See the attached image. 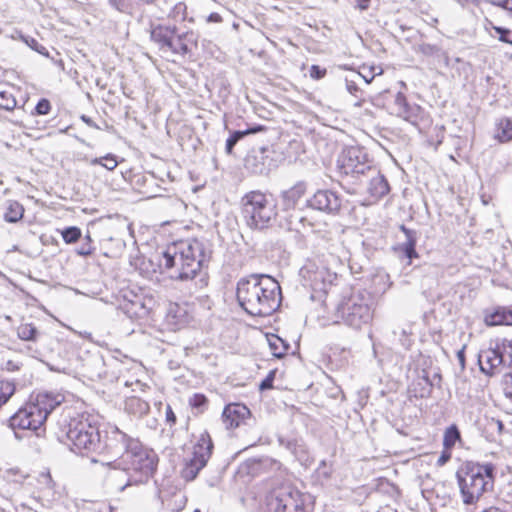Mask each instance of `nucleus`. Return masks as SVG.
<instances>
[{
    "instance_id": "39448f33",
    "label": "nucleus",
    "mask_w": 512,
    "mask_h": 512,
    "mask_svg": "<svg viewBox=\"0 0 512 512\" xmlns=\"http://www.w3.org/2000/svg\"><path fill=\"white\" fill-rule=\"evenodd\" d=\"M63 401L64 396L60 393L40 392L10 416L8 425L14 432L17 429L37 431ZM15 436L18 437L17 433Z\"/></svg>"
},
{
    "instance_id": "f704fd0d",
    "label": "nucleus",
    "mask_w": 512,
    "mask_h": 512,
    "mask_svg": "<svg viewBox=\"0 0 512 512\" xmlns=\"http://www.w3.org/2000/svg\"><path fill=\"white\" fill-rule=\"evenodd\" d=\"M90 164L95 165H101L102 167L106 168L109 171L114 170L118 162L116 160V156L114 154L108 153L107 155L103 157L94 158L90 161Z\"/></svg>"
},
{
    "instance_id": "7c9ffc66",
    "label": "nucleus",
    "mask_w": 512,
    "mask_h": 512,
    "mask_svg": "<svg viewBox=\"0 0 512 512\" xmlns=\"http://www.w3.org/2000/svg\"><path fill=\"white\" fill-rule=\"evenodd\" d=\"M269 347L276 358H282L289 349V344L277 335L268 337Z\"/></svg>"
},
{
    "instance_id": "a878e982",
    "label": "nucleus",
    "mask_w": 512,
    "mask_h": 512,
    "mask_svg": "<svg viewBox=\"0 0 512 512\" xmlns=\"http://www.w3.org/2000/svg\"><path fill=\"white\" fill-rule=\"evenodd\" d=\"M396 104L399 108L398 115L405 121L415 125L419 118L420 107L418 105H410L401 93L396 97Z\"/></svg>"
},
{
    "instance_id": "49530a36",
    "label": "nucleus",
    "mask_w": 512,
    "mask_h": 512,
    "mask_svg": "<svg viewBox=\"0 0 512 512\" xmlns=\"http://www.w3.org/2000/svg\"><path fill=\"white\" fill-rule=\"evenodd\" d=\"M502 385L504 395L510 400H512V372L504 375Z\"/></svg>"
},
{
    "instance_id": "69168bd1",
    "label": "nucleus",
    "mask_w": 512,
    "mask_h": 512,
    "mask_svg": "<svg viewBox=\"0 0 512 512\" xmlns=\"http://www.w3.org/2000/svg\"><path fill=\"white\" fill-rule=\"evenodd\" d=\"M483 512H502V511L499 508L490 507V508L484 510Z\"/></svg>"
},
{
    "instance_id": "c9c22d12",
    "label": "nucleus",
    "mask_w": 512,
    "mask_h": 512,
    "mask_svg": "<svg viewBox=\"0 0 512 512\" xmlns=\"http://www.w3.org/2000/svg\"><path fill=\"white\" fill-rule=\"evenodd\" d=\"M61 235L66 244H74L82 237V231L77 226H69L61 231Z\"/></svg>"
},
{
    "instance_id": "7ed1b4c3",
    "label": "nucleus",
    "mask_w": 512,
    "mask_h": 512,
    "mask_svg": "<svg viewBox=\"0 0 512 512\" xmlns=\"http://www.w3.org/2000/svg\"><path fill=\"white\" fill-rule=\"evenodd\" d=\"M209 259L210 253L201 241L188 239L169 245L162 253L159 266L171 279L186 282L202 275V267Z\"/></svg>"
},
{
    "instance_id": "f3484780",
    "label": "nucleus",
    "mask_w": 512,
    "mask_h": 512,
    "mask_svg": "<svg viewBox=\"0 0 512 512\" xmlns=\"http://www.w3.org/2000/svg\"><path fill=\"white\" fill-rule=\"evenodd\" d=\"M282 464L270 457L252 458L246 460L241 469L252 477L263 473H274L280 470Z\"/></svg>"
},
{
    "instance_id": "052dcab7",
    "label": "nucleus",
    "mask_w": 512,
    "mask_h": 512,
    "mask_svg": "<svg viewBox=\"0 0 512 512\" xmlns=\"http://www.w3.org/2000/svg\"><path fill=\"white\" fill-rule=\"evenodd\" d=\"M437 57H439L443 60L445 66H449V56H448L447 52H445L441 49V52L438 54Z\"/></svg>"
},
{
    "instance_id": "603ef678",
    "label": "nucleus",
    "mask_w": 512,
    "mask_h": 512,
    "mask_svg": "<svg viewBox=\"0 0 512 512\" xmlns=\"http://www.w3.org/2000/svg\"><path fill=\"white\" fill-rule=\"evenodd\" d=\"M22 352H25L27 355L33 357V358H39L41 355L39 350L34 348L31 344L25 345L22 349Z\"/></svg>"
},
{
    "instance_id": "bf43d9fd",
    "label": "nucleus",
    "mask_w": 512,
    "mask_h": 512,
    "mask_svg": "<svg viewBox=\"0 0 512 512\" xmlns=\"http://www.w3.org/2000/svg\"><path fill=\"white\" fill-rule=\"evenodd\" d=\"M81 120L86 123L89 127L100 129V127L88 116L82 115Z\"/></svg>"
},
{
    "instance_id": "4d7b16f0",
    "label": "nucleus",
    "mask_w": 512,
    "mask_h": 512,
    "mask_svg": "<svg viewBox=\"0 0 512 512\" xmlns=\"http://www.w3.org/2000/svg\"><path fill=\"white\" fill-rule=\"evenodd\" d=\"M222 20L223 19H222L221 15L216 12L209 14L206 18L207 23H220V22H222Z\"/></svg>"
},
{
    "instance_id": "c03bdc74",
    "label": "nucleus",
    "mask_w": 512,
    "mask_h": 512,
    "mask_svg": "<svg viewBox=\"0 0 512 512\" xmlns=\"http://www.w3.org/2000/svg\"><path fill=\"white\" fill-rule=\"evenodd\" d=\"M51 110V104L48 99L42 98L35 106V114L47 115Z\"/></svg>"
},
{
    "instance_id": "c85d7f7f",
    "label": "nucleus",
    "mask_w": 512,
    "mask_h": 512,
    "mask_svg": "<svg viewBox=\"0 0 512 512\" xmlns=\"http://www.w3.org/2000/svg\"><path fill=\"white\" fill-rule=\"evenodd\" d=\"M42 333L32 323H22L17 328V336L26 342H36Z\"/></svg>"
},
{
    "instance_id": "f03ea898",
    "label": "nucleus",
    "mask_w": 512,
    "mask_h": 512,
    "mask_svg": "<svg viewBox=\"0 0 512 512\" xmlns=\"http://www.w3.org/2000/svg\"><path fill=\"white\" fill-rule=\"evenodd\" d=\"M236 298L247 314L265 317L279 308L282 300L281 287L267 274H251L237 282Z\"/></svg>"
},
{
    "instance_id": "f257e3e1",
    "label": "nucleus",
    "mask_w": 512,
    "mask_h": 512,
    "mask_svg": "<svg viewBox=\"0 0 512 512\" xmlns=\"http://www.w3.org/2000/svg\"><path fill=\"white\" fill-rule=\"evenodd\" d=\"M158 462L157 453L138 440L123 456L101 462L100 466L109 483L123 492L128 487L146 484L157 471Z\"/></svg>"
},
{
    "instance_id": "79ce46f5",
    "label": "nucleus",
    "mask_w": 512,
    "mask_h": 512,
    "mask_svg": "<svg viewBox=\"0 0 512 512\" xmlns=\"http://www.w3.org/2000/svg\"><path fill=\"white\" fill-rule=\"evenodd\" d=\"M418 51L425 56H438L441 52V48L437 45L422 43L418 46Z\"/></svg>"
},
{
    "instance_id": "e433bc0d",
    "label": "nucleus",
    "mask_w": 512,
    "mask_h": 512,
    "mask_svg": "<svg viewBox=\"0 0 512 512\" xmlns=\"http://www.w3.org/2000/svg\"><path fill=\"white\" fill-rule=\"evenodd\" d=\"M189 405L197 410V413H203L208 406V399L204 394L195 393L189 399Z\"/></svg>"
},
{
    "instance_id": "2f4dec72",
    "label": "nucleus",
    "mask_w": 512,
    "mask_h": 512,
    "mask_svg": "<svg viewBox=\"0 0 512 512\" xmlns=\"http://www.w3.org/2000/svg\"><path fill=\"white\" fill-rule=\"evenodd\" d=\"M461 434L458 427L455 424L450 425L446 428L443 437V446L446 450L452 449L456 442L460 440Z\"/></svg>"
},
{
    "instance_id": "20e7f679",
    "label": "nucleus",
    "mask_w": 512,
    "mask_h": 512,
    "mask_svg": "<svg viewBox=\"0 0 512 512\" xmlns=\"http://www.w3.org/2000/svg\"><path fill=\"white\" fill-rule=\"evenodd\" d=\"M60 432L58 439L64 438L70 442L72 450L79 454L98 453L101 432L98 418L90 414H77L67 416L59 422Z\"/></svg>"
},
{
    "instance_id": "0e129e2a",
    "label": "nucleus",
    "mask_w": 512,
    "mask_h": 512,
    "mask_svg": "<svg viewBox=\"0 0 512 512\" xmlns=\"http://www.w3.org/2000/svg\"><path fill=\"white\" fill-rule=\"evenodd\" d=\"M323 271H318V272H315L314 274V280H318V279H322V275H323Z\"/></svg>"
},
{
    "instance_id": "dca6fc26",
    "label": "nucleus",
    "mask_w": 512,
    "mask_h": 512,
    "mask_svg": "<svg viewBox=\"0 0 512 512\" xmlns=\"http://www.w3.org/2000/svg\"><path fill=\"white\" fill-rule=\"evenodd\" d=\"M267 152L266 148H261L259 151L247 155L245 168L255 175H268L276 168V164Z\"/></svg>"
},
{
    "instance_id": "4468645a",
    "label": "nucleus",
    "mask_w": 512,
    "mask_h": 512,
    "mask_svg": "<svg viewBox=\"0 0 512 512\" xmlns=\"http://www.w3.org/2000/svg\"><path fill=\"white\" fill-rule=\"evenodd\" d=\"M266 512H306V509L298 492L280 491L268 499Z\"/></svg>"
},
{
    "instance_id": "b1692460",
    "label": "nucleus",
    "mask_w": 512,
    "mask_h": 512,
    "mask_svg": "<svg viewBox=\"0 0 512 512\" xmlns=\"http://www.w3.org/2000/svg\"><path fill=\"white\" fill-rule=\"evenodd\" d=\"M267 128L264 125L254 124L248 126L245 130H236L231 132L229 138L226 140L225 151L227 154H231L234 146L247 135H253L260 132L266 131Z\"/></svg>"
},
{
    "instance_id": "6e6d98bb",
    "label": "nucleus",
    "mask_w": 512,
    "mask_h": 512,
    "mask_svg": "<svg viewBox=\"0 0 512 512\" xmlns=\"http://www.w3.org/2000/svg\"><path fill=\"white\" fill-rule=\"evenodd\" d=\"M370 70H371V72H372V74H371V76H370V77H368V76H366V75H362L361 73H355V75H354V76H355L356 78H358V79H359V78H362V79L366 82V84H370V83L372 82V80L374 79L375 75H376V73L374 72V70H375V68H374V67H371V68H370Z\"/></svg>"
},
{
    "instance_id": "4be33fe9",
    "label": "nucleus",
    "mask_w": 512,
    "mask_h": 512,
    "mask_svg": "<svg viewBox=\"0 0 512 512\" xmlns=\"http://www.w3.org/2000/svg\"><path fill=\"white\" fill-rule=\"evenodd\" d=\"M307 191V183L298 181L292 187L281 192V202L285 210L294 209Z\"/></svg>"
},
{
    "instance_id": "8fccbe9b",
    "label": "nucleus",
    "mask_w": 512,
    "mask_h": 512,
    "mask_svg": "<svg viewBox=\"0 0 512 512\" xmlns=\"http://www.w3.org/2000/svg\"><path fill=\"white\" fill-rule=\"evenodd\" d=\"M95 248L91 243L83 242L82 245L76 249V253L80 256H89L94 252Z\"/></svg>"
},
{
    "instance_id": "1a4fd4ad",
    "label": "nucleus",
    "mask_w": 512,
    "mask_h": 512,
    "mask_svg": "<svg viewBox=\"0 0 512 512\" xmlns=\"http://www.w3.org/2000/svg\"><path fill=\"white\" fill-rule=\"evenodd\" d=\"M335 315L346 325L360 329L373 318L370 296L363 293L351 295L338 304Z\"/></svg>"
},
{
    "instance_id": "393cba45",
    "label": "nucleus",
    "mask_w": 512,
    "mask_h": 512,
    "mask_svg": "<svg viewBox=\"0 0 512 512\" xmlns=\"http://www.w3.org/2000/svg\"><path fill=\"white\" fill-rule=\"evenodd\" d=\"M484 321L488 326H512V309L508 307H497L493 312L485 315Z\"/></svg>"
},
{
    "instance_id": "aec40b11",
    "label": "nucleus",
    "mask_w": 512,
    "mask_h": 512,
    "mask_svg": "<svg viewBox=\"0 0 512 512\" xmlns=\"http://www.w3.org/2000/svg\"><path fill=\"white\" fill-rule=\"evenodd\" d=\"M248 416L250 410L244 404L231 403L225 406L222 420L227 429L237 428Z\"/></svg>"
},
{
    "instance_id": "37998d69",
    "label": "nucleus",
    "mask_w": 512,
    "mask_h": 512,
    "mask_svg": "<svg viewBox=\"0 0 512 512\" xmlns=\"http://www.w3.org/2000/svg\"><path fill=\"white\" fill-rule=\"evenodd\" d=\"M345 83L347 91L354 97L362 100V90L358 87L357 81L355 79L346 78Z\"/></svg>"
},
{
    "instance_id": "0eeeda50",
    "label": "nucleus",
    "mask_w": 512,
    "mask_h": 512,
    "mask_svg": "<svg viewBox=\"0 0 512 512\" xmlns=\"http://www.w3.org/2000/svg\"><path fill=\"white\" fill-rule=\"evenodd\" d=\"M241 206L243 219L253 230L271 227L277 216L275 202L258 190L246 193L241 199Z\"/></svg>"
},
{
    "instance_id": "423d86ee",
    "label": "nucleus",
    "mask_w": 512,
    "mask_h": 512,
    "mask_svg": "<svg viewBox=\"0 0 512 512\" xmlns=\"http://www.w3.org/2000/svg\"><path fill=\"white\" fill-rule=\"evenodd\" d=\"M457 480L464 504L477 502L487 491L493 489L495 466L468 461L457 471Z\"/></svg>"
},
{
    "instance_id": "bb28decb",
    "label": "nucleus",
    "mask_w": 512,
    "mask_h": 512,
    "mask_svg": "<svg viewBox=\"0 0 512 512\" xmlns=\"http://www.w3.org/2000/svg\"><path fill=\"white\" fill-rule=\"evenodd\" d=\"M124 409L131 415L142 417L149 413L150 405L145 400L132 396L126 399Z\"/></svg>"
},
{
    "instance_id": "ddd939ff",
    "label": "nucleus",
    "mask_w": 512,
    "mask_h": 512,
    "mask_svg": "<svg viewBox=\"0 0 512 512\" xmlns=\"http://www.w3.org/2000/svg\"><path fill=\"white\" fill-rule=\"evenodd\" d=\"M139 439L128 435L117 426H110L105 430L104 437L100 438L98 454L109 456H123Z\"/></svg>"
},
{
    "instance_id": "a19ab883",
    "label": "nucleus",
    "mask_w": 512,
    "mask_h": 512,
    "mask_svg": "<svg viewBox=\"0 0 512 512\" xmlns=\"http://www.w3.org/2000/svg\"><path fill=\"white\" fill-rule=\"evenodd\" d=\"M492 28L499 35V41L512 45V30L501 26H492Z\"/></svg>"
},
{
    "instance_id": "680f3d73",
    "label": "nucleus",
    "mask_w": 512,
    "mask_h": 512,
    "mask_svg": "<svg viewBox=\"0 0 512 512\" xmlns=\"http://www.w3.org/2000/svg\"><path fill=\"white\" fill-rule=\"evenodd\" d=\"M370 0H361V2L359 3V8L361 10H365L368 8V3H369Z\"/></svg>"
},
{
    "instance_id": "a18cd8bd",
    "label": "nucleus",
    "mask_w": 512,
    "mask_h": 512,
    "mask_svg": "<svg viewBox=\"0 0 512 512\" xmlns=\"http://www.w3.org/2000/svg\"><path fill=\"white\" fill-rule=\"evenodd\" d=\"M276 370H271L267 376L260 382L259 389L261 391L269 390L273 388V382L275 379Z\"/></svg>"
},
{
    "instance_id": "a211bd4d",
    "label": "nucleus",
    "mask_w": 512,
    "mask_h": 512,
    "mask_svg": "<svg viewBox=\"0 0 512 512\" xmlns=\"http://www.w3.org/2000/svg\"><path fill=\"white\" fill-rule=\"evenodd\" d=\"M198 36L193 31L177 32V36L171 38V48H164L162 52H170L175 55L185 56L196 47Z\"/></svg>"
},
{
    "instance_id": "774afa93",
    "label": "nucleus",
    "mask_w": 512,
    "mask_h": 512,
    "mask_svg": "<svg viewBox=\"0 0 512 512\" xmlns=\"http://www.w3.org/2000/svg\"><path fill=\"white\" fill-rule=\"evenodd\" d=\"M505 10H506V11L510 14V16L512 17V7H509V6L507 5V9H505Z\"/></svg>"
},
{
    "instance_id": "72a5a7b5",
    "label": "nucleus",
    "mask_w": 512,
    "mask_h": 512,
    "mask_svg": "<svg viewBox=\"0 0 512 512\" xmlns=\"http://www.w3.org/2000/svg\"><path fill=\"white\" fill-rule=\"evenodd\" d=\"M16 390L15 383L9 380H0V408L8 402Z\"/></svg>"
},
{
    "instance_id": "473e14b6",
    "label": "nucleus",
    "mask_w": 512,
    "mask_h": 512,
    "mask_svg": "<svg viewBox=\"0 0 512 512\" xmlns=\"http://www.w3.org/2000/svg\"><path fill=\"white\" fill-rule=\"evenodd\" d=\"M38 482L41 485V490L44 497L49 498L54 496L55 482L53 481L49 472L41 473L39 475Z\"/></svg>"
},
{
    "instance_id": "5701e85b",
    "label": "nucleus",
    "mask_w": 512,
    "mask_h": 512,
    "mask_svg": "<svg viewBox=\"0 0 512 512\" xmlns=\"http://www.w3.org/2000/svg\"><path fill=\"white\" fill-rule=\"evenodd\" d=\"M400 230L405 235V240L400 245L401 252L410 261L414 258H418L419 255L416 251V244H417V240H418L417 231L409 229L405 225H401Z\"/></svg>"
},
{
    "instance_id": "09e8293b",
    "label": "nucleus",
    "mask_w": 512,
    "mask_h": 512,
    "mask_svg": "<svg viewBox=\"0 0 512 512\" xmlns=\"http://www.w3.org/2000/svg\"><path fill=\"white\" fill-rule=\"evenodd\" d=\"M326 69L320 67L319 65H312L310 68V77L315 80H320L325 77Z\"/></svg>"
},
{
    "instance_id": "9d476101",
    "label": "nucleus",
    "mask_w": 512,
    "mask_h": 512,
    "mask_svg": "<svg viewBox=\"0 0 512 512\" xmlns=\"http://www.w3.org/2000/svg\"><path fill=\"white\" fill-rule=\"evenodd\" d=\"M373 165L366 151L358 146L343 149L337 160L339 171L356 179L366 174Z\"/></svg>"
},
{
    "instance_id": "de8ad7c7",
    "label": "nucleus",
    "mask_w": 512,
    "mask_h": 512,
    "mask_svg": "<svg viewBox=\"0 0 512 512\" xmlns=\"http://www.w3.org/2000/svg\"><path fill=\"white\" fill-rule=\"evenodd\" d=\"M421 380L425 382L426 387H423L420 391L421 397H427L432 392V387L434 385L433 381L429 378L428 374L424 371L423 376L421 377Z\"/></svg>"
},
{
    "instance_id": "5fc2aeb1",
    "label": "nucleus",
    "mask_w": 512,
    "mask_h": 512,
    "mask_svg": "<svg viewBox=\"0 0 512 512\" xmlns=\"http://www.w3.org/2000/svg\"><path fill=\"white\" fill-rule=\"evenodd\" d=\"M465 348L466 345H464L458 352H457V359L459 361V365L461 370L463 371L466 367V360H465Z\"/></svg>"
},
{
    "instance_id": "6e6552de",
    "label": "nucleus",
    "mask_w": 512,
    "mask_h": 512,
    "mask_svg": "<svg viewBox=\"0 0 512 512\" xmlns=\"http://www.w3.org/2000/svg\"><path fill=\"white\" fill-rule=\"evenodd\" d=\"M117 309L132 320L147 318L156 306L155 298L137 287H122L115 295Z\"/></svg>"
},
{
    "instance_id": "e2e57ef3",
    "label": "nucleus",
    "mask_w": 512,
    "mask_h": 512,
    "mask_svg": "<svg viewBox=\"0 0 512 512\" xmlns=\"http://www.w3.org/2000/svg\"><path fill=\"white\" fill-rule=\"evenodd\" d=\"M7 369L11 370V371H14V370L18 369V366L15 365L12 361H8L7 362Z\"/></svg>"
},
{
    "instance_id": "13d9d810",
    "label": "nucleus",
    "mask_w": 512,
    "mask_h": 512,
    "mask_svg": "<svg viewBox=\"0 0 512 512\" xmlns=\"http://www.w3.org/2000/svg\"><path fill=\"white\" fill-rule=\"evenodd\" d=\"M487 3H490L493 6L500 7L502 9H507V4L509 0H485Z\"/></svg>"
},
{
    "instance_id": "9b49d317",
    "label": "nucleus",
    "mask_w": 512,
    "mask_h": 512,
    "mask_svg": "<svg viewBox=\"0 0 512 512\" xmlns=\"http://www.w3.org/2000/svg\"><path fill=\"white\" fill-rule=\"evenodd\" d=\"M213 447L209 433L202 432L194 446L192 457L185 462L181 470V477L185 481H193L197 477L210 459Z\"/></svg>"
},
{
    "instance_id": "6ab92c4d",
    "label": "nucleus",
    "mask_w": 512,
    "mask_h": 512,
    "mask_svg": "<svg viewBox=\"0 0 512 512\" xmlns=\"http://www.w3.org/2000/svg\"><path fill=\"white\" fill-rule=\"evenodd\" d=\"M363 176L369 178L367 191L374 200H380L390 192L387 179L375 165Z\"/></svg>"
},
{
    "instance_id": "338daca9",
    "label": "nucleus",
    "mask_w": 512,
    "mask_h": 512,
    "mask_svg": "<svg viewBox=\"0 0 512 512\" xmlns=\"http://www.w3.org/2000/svg\"><path fill=\"white\" fill-rule=\"evenodd\" d=\"M84 241H85L86 243H91V244H92V238H91V236H90V234H89V233L85 235V237H84Z\"/></svg>"
},
{
    "instance_id": "2eb2a0df",
    "label": "nucleus",
    "mask_w": 512,
    "mask_h": 512,
    "mask_svg": "<svg viewBox=\"0 0 512 512\" xmlns=\"http://www.w3.org/2000/svg\"><path fill=\"white\" fill-rule=\"evenodd\" d=\"M342 205L341 196L329 189H319L308 200L307 206L327 214H336Z\"/></svg>"
},
{
    "instance_id": "3c124183",
    "label": "nucleus",
    "mask_w": 512,
    "mask_h": 512,
    "mask_svg": "<svg viewBox=\"0 0 512 512\" xmlns=\"http://www.w3.org/2000/svg\"><path fill=\"white\" fill-rule=\"evenodd\" d=\"M165 418H166V422L170 425V426H173L176 424V421H177V417L172 409V407L170 405H167L166 406V411H165Z\"/></svg>"
},
{
    "instance_id": "f8f14e48",
    "label": "nucleus",
    "mask_w": 512,
    "mask_h": 512,
    "mask_svg": "<svg viewBox=\"0 0 512 512\" xmlns=\"http://www.w3.org/2000/svg\"><path fill=\"white\" fill-rule=\"evenodd\" d=\"M512 362V341L503 339L495 347L481 350L478 354L480 371L487 376H493L495 369Z\"/></svg>"
},
{
    "instance_id": "c756f323",
    "label": "nucleus",
    "mask_w": 512,
    "mask_h": 512,
    "mask_svg": "<svg viewBox=\"0 0 512 512\" xmlns=\"http://www.w3.org/2000/svg\"><path fill=\"white\" fill-rule=\"evenodd\" d=\"M278 442L280 446L289 450L298 459H304V455L306 453L305 447L302 444H300L296 439H286L280 436L278 437Z\"/></svg>"
},
{
    "instance_id": "58836bf2",
    "label": "nucleus",
    "mask_w": 512,
    "mask_h": 512,
    "mask_svg": "<svg viewBox=\"0 0 512 512\" xmlns=\"http://www.w3.org/2000/svg\"><path fill=\"white\" fill-rule=\"evenodd\" d=\"M16 99L15 97L6 91L0 92V108L11 111L16 107Z\"/></svg>"
},
{
    "instance_id": "ea45409f",
    "label": "nucleus",
    "mask_w": 512,
    "mask_h": 512,
    "mask_svg": "<svg viewBox=\"0 0 512 512\" xmlns=\"http://www.w3.org/2000/svg\"><path fill=\"white\" fill-rule=\"evenodd\" d=\"M499 129L501 133L499 138L501 141H509L512 139V121L509 119H503L499 123Z\"/></svg>"
},
{
    "instance_id": "412c9836",
    "label": "nucleus",
    "mask_w": 512,
    "mask_h": 512,
    "mask_svg": "<svg viewBox=\"0 0 512 512\" xmlns=\"http://www.w3.org/2000/svg\"><path fill=\"white\" fill-rule=\"evenodd\" d=\"M178 31L175 25L158 24L152 27L150 39L158 46L160 51H163L164 48H171V38L177 36Z\"/></svg>"
},
{
    "instance_id": "4c0bfd02",
    "label": "nucleus",
    "mask_w": 512,
    "mask_h": 512,
    "mask_svg": "<svg viewBox=\"0 0 512 512\" xmlns=\"http://www.w3.org/2000/svg\"><path fill=\"white\" fill-rule=\"evenodd\" d=\"M21 40L27 44L32 50L38 52L41 55H44L46 57L49 56L48 50L40 44L35 38L30 36L21 35Z\"/></svg>"
},
{
    "instance_id": "864d4df0",
    "label": "nucleus",
    "mask_w": 512,
    "mask_h": 512,
    "mask_svg": "<svg viewBox=\"0 0 512 512\" xmlns=\"http://www.w3.org/2000/svg\"><path fill=\"white\" fill-rule=\"evenodd\" d=\"M451 458V452L449 450H444L442 451L441 455L439 456L438 460H437V465L438 466H443L445 465Z\"/></svg>"
},
{
    "instance_id": "cd10ccee",
    "label": "nucleus",
    "mask_w": 512,
    "mask_h": 512,
    "mask_svg": "<svg viewBox=\"0 0 512 512\" xmlns=\"http://www.w3.org/2000/svg\"><path fill=\"white\" fill-rule=\"evenodd\" d=\"M24 214V207L18 201L8 200L6 202L4 219L9 223H16L20 221Z\"/></svg>"
}]
</instances>
